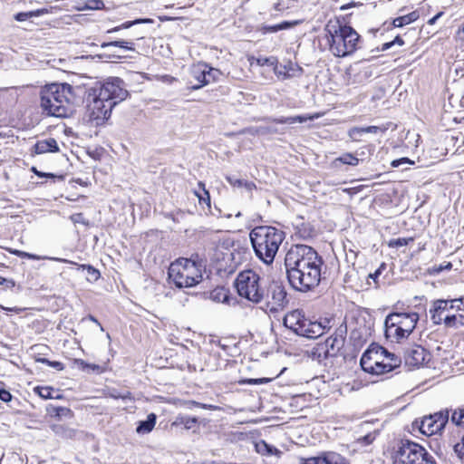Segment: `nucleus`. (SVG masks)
I'll list each match as a JSON object with an SVG mask.
<instances>
[{"instance_id":"f257e3e1","label":"nucleus","mask_w":464,"mask_h":464,"mask_svg":"<svg viewBox=\"0 0 464 464\" xmlns=\"http://www.w3.org/2000/svg\"><path fill=\"white\" fill-rule=\"evenodd\" d=\"M324 261L310 246L293 245L285 256V266L289 284L300 292H307L321 281Z\"/></svg>"},{"instance_id":"f03ea898","label":"nucleus","mask_w":464,"mask_h":464,"mask_svg":"<svg viewBox=\"0 0 464 464\" xmlns=\"http://www.w3.org/2000/svg\"><path fill=\"white\" fill-rule=\"evenodd\" d=\"M124 82L118 77L108 79L94 94L87 106L90 121L100 125L109 119L112 108L128 97Z\"/></svg>"},{"instance_id":"7ed1b4c3","label":"nucleus","mask_w":464,"mask_h":464,"mask_svg":"<svg viewBox=\"0 0 464 464\" xmlns=\"http://www.w3.org/2000/svg\"><path fill=\"white\" fill-rule=\"evenodd\" d=\"M249 237L256 257L270 265L285 239V232L275 227L259 226L250 231Z\"/></svg>"},{"instance_id":"20e7f679","label":"nucleus","mask_w":464,"mask_h":464,"mask_svg":"<svg viewBox=\"0 0 464 464\" xmlns=\"http://www.w3.org/2000/svg\"><path fill=\"white\" fill-rule=\"evenodd\" d=\"M73 99L72 87L68 83H52L41 91V107L51 116L67 117Z\"/></svg>"},{"instance_id":"39448f33","label":"nucleus","mask_w":464,"mask_h":464,"mask_svg":"<svg viewBox=\"0 0 464 464\" xmlns=\"http://www.w3.org/2000/svg\"><path fill=\"white\" fill-rule=\"evenodd\" d=\"M324 31L330 52L336 57H345L357 49L360 35L348 25L341 24L339 21H330Z\"/></svg>"},{"instance_id":"423d86ee","label":"nucleus","mask_w":464,"mask_h":464,"mask_svg":"<svg viewBox=\"0 0 464 464\" xmlns=\"http://www.w3.org/2000/svg\"><path fill=\"white\" fill-rule=\"evenodd\" d=\"M429 314L436 325L443 324L448 328L464 326V297L434 300L430 304Z\"/></svg>"},{"instance_id":"0eeeda50","label":"nucleus","mask_w":464,"mask_h":464,"mask_svg":"<svg viewBox=\"0 0 464 464\" xmlns=\"http://www.w3.org/2000/svg\"><path fill=\"white\" fill-rule=\"evenodd\" d=\"M360 363L364 372L380 375L400 367L401 359L382 346H375L363 353Z\"/></svg>"},{"instance_id":"6e6552de","label":"nucleus","mask_w":464,"mask_h":464,"mask_svg":"<svg viewBox=\"0 0 464 464\" xmlns=\"http://www.w3.org/2000/svg\"><path fill=\"white\" fill-rule=\"evenodd\" d=\"M419 320L417 313H392L384 322L385 335L392 342L407 338L415 329Z\"/></svg>"},{"instance_id":"1a4fd4ad","label":"nucleus","mask_w":464,"mask_h":464,"mask_svg":"<svg viewBox=\"0 0 464 464\" xmlns=\"http://www.w3.org/2000/svg\"><path fill=\"white\" fill-rule=\"evenodd\" d=\"M169 278L179 288L192 287L202 279L200 266L189 259H178L169 267Z\"/></svg>"},{"instance_id":"9d476101","label":"nucleus","mask_w":464,"mask_h":464,"mask_svg":"<svg viewBox=\"0 0 464 464\" xmlns=\"http://www.w3.org/2000/svg\"><path fill=\"white\" fill-rule=\"evenodd\" d=\"M235 286L241 297L254 304L261 303L266 296V289L263 280L254 270L240 272L235 280Z\"/></svg>"},{"instance_id":"9b49d317","label":"nucleus","mask_w":464,"mask_h":464,"mask_svg":"<svg viewBox=\"0 0 464 464\" xmlns=\"http://www.w3.org/2000/svg\"><path fill=\"white\" fill-rule=\"evenodd\" d=\"M284 325L297 335L314 339L324 333L325 326L318 321H312L304 316L302 310L295 309L284 317Z\"/></svg>"},{"instance_id":"f8f14e48","label":"nucleus","mask_w":464,"mask_h":464,"mask_svg":"<svg viewBox=\"0 0 464 464\" xmlns=\"http://www.w3.org/2000/svg\"><path fill=\"white\" fill-rule=\"evenodd\" d=\"M394 464H437L434 458L420 444L401 440L393 457Z\"/></svg>"},{"instance_id":"ddd939ff","label":"nucleus","mask_w":464,"mask_h":464,"mask_svg":"<svg viewBox=\"0 0 464 464\" xmlns=\"http://www.w3.org/2000/svg\"><path fill=\"white\" fill-rule=\"evenodd\" d=\"M266 301L262 309L266 314H276L283 311L288 304L285 287L278 282H273L266 292Z\"/></svg>"},{"instance_id":"4468645a","label":"nucleus","mask_w":464,"mask_h":464,"mask_svg":"<svg viewBox=\"0 0 464 464\" xmlns=\"http://www.w3.org/2000/svg\"><path fill=\"white\" fill-rule=\"evenodd\" d=\"M450 411L448 410L423 417L420 421L416 420L413 427H417L420 433L430 436L441 431L449 421Z\"/></svg>"},{"instance_id":"2eb2a0df","label":"nucleus","mask_w":464,"mask_h":464,"mask_svg":"<svg viewBox=\"0 0 464 464\" xmlns=\"http://www.w3.org/2000/svg\"><path fill=\"white\" fill-rule=\"evenodd\" d=\"M344 341V331L342 329L337 330L334 334L329 336L324 343L318 345V356H323L324 358L336 356L343 347Z\"/></svg>"},{"instance_id":"dca6fc26","label":"nucleus","mask_w":464,"mask_h":464,"mask_svg":"<svg viewBox=\"0 0 464 464\" xmlns=\"http://www.w3.org/2000/svg\"><path fill=\"white\" fill-rule=\"evenodd\" d=\"M430 360V353L420 345L408 348L404 354L405 364L409 367L419 368Z\"/></svg>"},{"instance_id":"f3484780","label":"nucleus","mask_w":464,"mask_h":464,"mask_svg":"<svg viewBox=\"0 0 464 464\" xmlns=\"http://www.w3.org/2000/svg\"><path fill=\"white\" fill-rule=\"evenodd\" d=\"M58 150L59 147L57 141L53 138L38 140L34 145V151L37 154L57 152Z\"/></svg>"},{"instance_id":"a211bd4d","label":"nucleus","mask_w":464,"mask_h":464,"mask_svg":"<svg viewBox=\"0 0 464 464\" xmlns=\"http://www.w3.org/2000/svg\"><path fill=\"white\" fill-rule=\"evenodd\" d=\"M192 77L198 82L197 84L191 86L192 90H198L206 84V63L195 65L191 70Z\"/></svg>"},{"instance_id":"6ab92c4d","label":"nucleus","mask_w":464,"mask_h":464,"mask_svg":"<svg viewBox=\"0 0 464 464\" xmlns=\"http://www.w3.org/2000/svg\"><path fill=\"white\" fill-rule=\"evenodd\" d=\"M11 253L20 258H28V259H33V260L49 259V260H53V261L64 263V264H72L73 263V262L64 259V258L38 256V255L31 254V253H28L25 251L17 250V249L11 251Z\"/></svg>"},{"instance_id":"aec40b11","label":"nucleus","mask_w":464,"mask_h":464,"mask_svg":"<svg viewBox=\"0 0 464 464\" xmlns=\"http://www.w3.org/2000/svg\"><path fill=\"white\" fill-rule=\"evenodd\" d=\"M255 449H256V451L262 456L280 457L282 454L281 450H279L273 445L266 443L265 440H259V441L256 442Z\"/></svg>"},{"instance_id":"412c9836","label":"nucleus","mask_w":464,"mask_h":464,"mask_svg":"<svg viewBox=\"0 0 464 464\" xmlns=\"http://www.w3.org/2000/svg\"><path fill=\"white\" fill-rule=\"evenodd\" d=\"M318 118V115H297L292 117H281L277 119H272L271 121L281 124H294V123H303L308 120H314Z\"/></svg>"},{"instance_id":"4be33fe9","label":"nucleus","mask_w":464,"mask_h":464,"mask_svg":"<svg viewBox=\"0 0 464 464\" xmlns=\"http://www.w3.org/2000/svg\"><path fill=\"white\" fill-rule=\"evenodd\" d=\"M156 424V415L150 413L148 415L147 420H140L136 428V431L139 434L150 433Z\"/></svg>"},{"instance_id":"5701e85b","label":"nucleus","mask_w":464,"mask_h":464,"mask_svg":"<svg viewBox=\"0 0 464 464\" xmlns=\"http://www.w3.org/2000/svg\"><path fill=\"white\" fill-rule=\"evenodd\" d=\"M195 196L198 198L200 205L205 204L208 209H210V195L206 189L204 183L198 182V188L194 190Z\"/></svg>"},{"instance_id":"b1692460","label":"nucleus","mask_w":464,"mask_h":464,"mask_svg":"<svg viewBox=\"0 0 464 464\" xmlns=\"http://www.w3.org/2000/svg\"><path fill=\"white\" fill-rule=\"evenodd\" d=\"M226 179L234 188H244L247 191H251L256 188L253 182L238 179L235 176H227Z\"/></svg>"},{"instance_id":"393cba45","label":"nucleus","mask_w":464,"mask_h":464,"mask_svg":"<svg viewBox=\"0 0 464 464\" xmlns=\"http://www.w3.org/2000/svg\"><path fill=\"white\" fill-rule=\"evenodd\" d=\"M419 12L413 11L408 14L395 18L392 22V24L395 27H402L403 25L415 22L419 18Z\"/></svg>"},{"instance_id":"a878e982","label":"nucleus","mask_w":464,"mask_h":464,"mask_svg":"<svg viewBox=\"0 0 464 464\" xmlns=\"http://www.w3.org/2000/svg\"><path fill=\"white\" fill-rule=\"evenodd\" d=\"M48 13L46 8L37 9L30 12H21L14 15V19L18 22H24L33 17H38Z\"/></svg>"},{"instance_id":"bb28decb","label":"nucleus","mask_w":464,"mask_h":464,"mask_svg":"<svg viewBox=\"0 0 464 464\" xmlns=\"http://www.w3.org/2000/svg\"><path fill=\"white\" fill-rule=\"evenodd\" d=\"M324 453V464H348L345 458H343L341 454L328 451Z\"/></svg>"},{"instance_id":"cd10ccee","label":"nucleus","mask_w":464,"mask_h":464,"mask_svg":"<svg viewBox=\"0 0 464 464\" xmlns=\"http://www.w3.org/2000/svg\"><path fill=\"white\" fill-rule=\"evenodd\" d=\"M153 21L150 18H143V19H136L134 21H127L123 24H121V25L119 26H116V27H113L111 29H109L107 31L108 34H111V33H115V32H118L121 29H128L130 27H131L132 25L134 24H146V23H152Z\"/></svg>"},{"instance_id":"c85d7f7f","label":"nucleus","mask_w":464,"mask_h":464,"mask_svg":"<svg viewBox=\"0 0 464 464\" xmlns=\"http://www.w3.org/2000/svg\"><path fill=\"white\" fill-rule=\"evenodd\" d=\"M221 74L222 73L218 69L209 67L206 64V84L218 81Z\"/></svg>"},{"instance_id":"c756f323","label":"nucleus","mask_w":464,"mask_h":464,"mask_svg":"<svg viewBox=\"0 0 464 464\" xmlns=\"http://www.w3.org/2000/svg\"><path fill=\"white\" fill-rule=\"evenodd\" d=\"M291 25H292L291 23L285 21V22H282V23L275 24V25H265L262 27V32L264 34L276 33L281 30L288 29L291 27Z\"/></svg>"},{"instance_id":"7c9ffc66","label":"nucleus","mask_w":464,"mask_h":464,"mask_svg":"<svg viewBox=\"0 0 464 464\" xmlns=\"http://www.w3.org/2000/svg\"><path fill=\"white\" fill-rule=\"evenodd\" d=\"M101 46H102V48H107L109 46H116V47H121V48L127 49V50H130V51H133L134 50L133 43L132 42H127V41H124V40H118V41H112V42H108V43H102Z\"/></svg>"},{"instance_id":"2f4dec72","label":"nucleus","mask_w":464,"mask_h":464,"mask_svg":"<svg viewBox=\"0 0 464 464\" xmlns=\"http://www.w3.org/2000/svg\"><path fill=\"white\" fill-rule=\"evenodd\" d=\"M450 421L457 426L464 427V409H456L452 411Z\"/></svg>"},{"instance_id":"473e14b6","label":"nucleus","mask_w":464,"mask_h":464,"mask_svg":"<svg viewBox=\"0 0 464 464\" xmlns=\"http://www.w3.org/2000/svg\"><path fill=\"white\" fill-rule=\"evenodd\" d=\"M104 7L102 0H87L81 10H101Z\"/></svg>"},{"instance_id":"72a5a7b5","label":"nucleus","mask_w":464,"mask_h":464,"mask_svg":"<svg viewBox=\"0 0 464 464\" xmlns=\"http://www.w3.org/2000/svg\"><path fill=\"white\" fill-rule=\"evenodd\" d=\"M184 404L189 410H192L193 407H198V408H201V409H204V410H211V411H216V410L218 409V406H215V405H212V404L201 403V402H198V401H188Z\"/></svg>"},{"instance_id":"f704fd0d","label":"nucleus","mask_w":464,"mask_h":464,"mask_svg":"<svg viewBox=\"0 0 464 464\" xmlns=\"http://www.w3.org/2000/svg\"><path fill=\"white\" fill-rule=\"evenodd\" d=\"M337 160L343 164L351 166H357L359 163V159L352 153H344L341 157H339Z\"/></svg>"},{"instance_id":"c9c22d12","label":"nucleus","mask_w":464,"mask_h":464,"mask_svg":"<svg viewBox=\"0 0 464 464\" xmlns=\"http://www.w3.org/2000/svg\"><path fill=\"white\" fill-rule=\"evenodd\" d=\"M34 392L43 399H53V389L52 387H36Z\"/></svg>"},{"instance_id":"e433bc0d","label":"nucleus","mask_w":464,"mask_h":464,"mask_svg":"<svg viewBox=\"0 0 464 464\" xmlns=\"http://www.w3.org/2000/svg\"><path fill=\"white\" fill-rule=\"evenodd\" d=\"M256 63L259 66H276L277 58L274 56L270 57H258L256 59Z\"/></svg>"},{"instance_id":"4c0bfd02","label":"nucleus","mask_w":464,"mask_h":464,"mask_svg":"<svg viewBox=\"0 0 464 464\" xmlns=\"http://www.w3.org/2000/svg\"><path fill=\"white\" fill-rule=\"evenodd\" d=\"M362 134H364L362 127H353L348 131V136L354 141H359Z\"/></svg>"},{"instance_id":"58836bf2","label":"nucleus","mask_w":464,"mask_h":464,"mask_svg":"<svg viewBox=\"0 0 464 464\" xmlns=\"http://www.w3.org/2000/svg\"><path fill=\"white\" fill-rule=\"evenodd\" d=\"M54 416L56 417H72V412L69 408L66 407H54L53 411Z\"/></svg>"},{"instance_id":"ea45409f","label":"nucleus","mask_w":464,"mask_h":464,"mask_svg":"<svg viewBox=\"0 0 464 464\" xmlns=\"http://www.w3.org/2000/svg\"><path fill=\"white\" fill-rule=\"evenodd\" d=\"M301 464H324V453L317 457L302 459Z\"/></svg>"},{"instance_id":"a19ab883","label":"nucleus","mask_w":464,"mask_h":464,"mask_svg":"<svg viewBox=\"0 0 464 464\" xmlns=\"http://www.w3.org/2000/svg\"><path fill=\"white\" fill-rule=\"evenodd\" d=\"M180 423L188 430L193 429L198 424V419L196 417H182Z\"/></svg>"},{"instance_id":"79ce46f5","label":"nucleus","mask_w":464,"mask_h":464,"mask_svg":"<svg viewBox=\"0 0 464 464\" xmlns=\"http://www.w3.org/2000/svg\"><path fill=\"white\" fill-rule=\"evenodd\" d=\"M412 240L413 239L411 237H410V238L400 237V238L392 240L390 242L389 246H395V247H401V246H407L409 244V242H411Z\"/></svg>"},{"instance_id":"37998d69","label":"nucleus","mask_w":464,"mask_h":464,"mask_svg":"<svg viewBox=\"0 0 464 464\" xmlns=\"http://www.w3.org/2000/svg\"><path fill=\"white\" fill-rule=\"evenodd\" d=\"M81 267L82 269H86L88 271V275L93 279L97 280L100 277V272L92 267L90 265H82Z\"/></svg>"},{"instance_id":"c03bdc74","label":"nucleus","mask_w":464,"mask_h":464,"mask_svg":"<svg viewBox=\"0 0 464 464\" xmlns=\"http://www.w3.org/2000/svg\"><path fill=\"white\" fill-rule=\"evenodd\" d=\"M38 361L43 362V363H44V364H47V365L54 368V369H56L58 371L63 370V365L60 362H57V361L52 362V361H49L48 359H45V358L39 359Z\"/></svg>"},{"instance_id":"a18cd8bd","label":"nucleus","mask_w":464,"mask_h":464,"mask_svg":"<svg viewBox=\"0 0 464 464\" xmlns=\"http://www.w3.org/2000/svg\"><path fill=\"white\" fill-rule=\"evenodd\" d=\"M414 162L412 160H411L409 158H401V159L392 160V166L393 168H398V167L403 166L404 164L411 165Z\"/></svg>"},{"instance_id":"49530a36","label":"nucleus","mask_w":464,"mask_h":464,"mask_svg":"<svg viewBox=\"0 0 464 464\" xmlns=\"http://www.w3.org/2000/svg\"><path fill=\"white\" fill-rule=\"evenodd\" d=\"M375 440V434L369 433L358 439V442L362 445H370Z\"/></svg>"},{"instance_id":"de8ad7c7","label":"nucleus","mask_w":464,"mask_h":464,"mask_svg":"<svg viewBox=\"0 0 464 464\" xmlns=\"http://www.w3.org/2000/svg\"><path fill=\"white\" fill-rule=\"evenodd\" d=\"M454 451L460 459L464 458V438L462 439L461 442L457 443L454 446Z\"/></svg>"},{"instance_id":"09e8293b","label":"nucleus","mask_w":464,"mask_h":464,"mask_svg":"<svg viewBox=\"0 0 464 464\" xmlns=\"http://www.w3.org/2000/svg\"><path fill=\"white\" fill-rule=\"evenodd\" d=\"M364 133H373L377 134L378 132H383L385 129L378 127V126H368V127H362Z\"/></svg>"},{"instance_id":"8fccbe9b","label":"nucleus","mask_w":464,"mask_h":464,"mask_svg":"<svg viewBox=\"0 0 464 464\" xmlns=\"http://www.w3.org/2000/svg\"><path fill=\"white\" fill-rule=\"evenodd\" d=\"M12 398H13V396L8 391H6L3 388H0V400L1 401H5V402H8V401H11Z\"/></svg>"},{"instance_id":"3c124183","label":"nucleus","mask_w":464,"mask_h":464,"mask_svg":"<svg viewBox=\"0 0 464 464\" xmlns=\"http://www.w3.org/2000/svg\"><path fill=\"white\" fill-rule=\"evenodd\" d=\"M70 218L73 223H80V224H84V225L87 224V222L85 221V218L82 213L73 214L71 216Z\"/></svg>"},{"instance_id":"603ef678","label":"nucleus","mask_w":464,"mask_h":464,"mask_svg":"<svg viewBox=\"0 0 464 464\" xmlns=\"http://www.w3.org/2000/svg\"><path fill=\"white\" fill-rule=\"evenodd\" d=\"M452 267V265L450 262H446L445 265H440L439 266H434L433 267V271L436 272V273H440L443 270H450L451 269Z\"/></svg>"},{"instance_id":"864d4df0","label":"nucleus","mask_w":464,"mask_h":464,"mask_svg":"<svg viewBox=\"0 0 464 464\" xmlns=\"http://www.w3.org/2000/svg\"><path fill=\"white\" fill-rule=\"evenodd\" d=\"M256 133L258 134H266V133H271V132H275L276 130H273L269 127H259L256 129Z\"/></svg>"},{"instance_id":"5fc2aeb1","label":"nucleus","mask_w":464,"mask_h":464,"mask_svg":"<svg viewBox=\"0 0 464 464\" xmlns=\"http://www.w3.org/2000/svg\"><path fill=\"white\" fill-rule=\"evenodd\" d=\"M160 80L163 82H167V83H171L174 81H176V79L174 77L168 75V74L160 76Z\"/></svg>"},{"instance_id":"6e6d98bb","label":"nucleus","mask_w":464,"mask_h":464,"mask_svg":"<svg viewBox=\"0 0 464 464\" xmlns=\"http://www.w3.org/2000/svg\"><path fill=\"white\" fill-rule=\"evenodd\" d=\"M443 14V12H440L438 13L435 16H433L432 18H430L429 21H428V24H434L436 23V21Z\"/></svg>"},{"instance_id":"4d7b16f0","label":"nucleus","mask_w":464,"mask_h":464,"mask_svg":"<svg viewBox=\"0 0 464 464\" xmlns=\"http://www.w3.org/2000/svg\"><path fill=\"white\" fill-rule=\"evenodd\" d=\"M457 36L464 41V24H462V26L458 30L457 32Z\"/></svg>"},{"instance_id":"13d9d810","label":"nucleus","mask_w":464,"mask_h":464,"mask_svg":"<svg viewBox=\"0 0 464 464\" xmlns=\"http://www.w3.org/2000/svg\"><path fill=\"white\" fill-rule=\"evenodd\" d=\"M392 43H393V45L398 44V45L401 46L404 44V41L401 39V36H396L394 38V40L392 41Z\"/></svg>"},{"instance_id":"bf43d9fd","label":"nucleus","mask_w":464,"mask_h":464,"mask_svg":"<svg viewBox=\"0 0 464 464\" xmlns=\"http://www.w3.org/2000/svg\"><path fill=\"white\" fill-rule=\"evenodd\" d=\"M7 288H13L14 286V281L12 279H5V282L4 283Z\"/></svg>"},{"instance_id":"052dcab7","label":"nucleus","mask_w":464,"mask_h":464,"mask_svg":"<svg viewBox=\"0 0 464 464\" xmlns=\"http://www.w3.org/2000/svg\"><path fill=\"white\" fill-rule=\"evenodd\" d=\"M393 45L392 41L382 44V51H386Z\"/></svg>"},{"instance_id":"680f3d73","label":"nucleus","mask_w":464,"mask_h":464,"mask_svg":"<svg viewBox=\"0 0 464 464\" xmlns=\"http://www.w3.org/2000/svg\"><path fill=\"white\" fill-rule=\"evenodd\" d=\"M381 274V268L377 269L373 274H371L369 276L372 278L373 280H376V278Z\"/></svg>"},{"instance_id":"e2e57ef3","label":"nucleus","mask_w":464,"mask_h":464,"mask_svg":"<svg viewBox=\"0 0 464 464\" xmlns=\"http://www.w3.org/2000/svg\"><path fill=\"white\" fill-rule=\"evenodd\" d=\"M114 398H121V399H127V398H130V393L128 392L126 394L124 395H112Z\"/></svg>"},{"instance_id":"0e129e2a","label":"nucleus","mask_w":464,"mask_h":464,"mask_svg":"<svg viewBox=\"0 0 464 464\" xmlns=\"http://www.w3.org/2000/svg\"><path fill=\"white\" fill-rule=\"evenodd\" d=\"M3 310H7V311H19L20 309H17V308H6V307H4L3 305L0 306Z\"/></svg>"},{"instance_id":"69168bd1","label":"nucleus","mask_w":464,"mask_h":464,"mask_svg":"<svg viewBox=\"0 0 464 464\" xmlns=\"http://www.w3.org/2000/svg\"><path fill=\"white\" fill-rule=\"evenodd\" d=\"M89 319L96 324H98L100 325V324L98 323V321L92 316V315H90L89 316Z\"/></svg>"},{"instance_id":"338daca9","label":"nucleus","mask_w":464,"mask_h":464,"mask_svg":"<svg viewBox=\"0 0 464 464\" xmlns=\"http://www.w3.org/2000/svg\"><path fill=\"white\" fill-rule=\"evenodd\" d=\"M5 282V278L0 276V285H4Z\"/></svg>"},{"instance_id":"774afa93","label":"nucleus","mask_w":464,"mask_h":464,"mask_svg":"<svg viewBox=\"0 0 464 464\" xmlns=\"http://www.w3.org/2000/svg\"><path fill=\"white\" fill-rule=\"evenodd\" d=\"M236 217H237V218L241 217V212H237V213L236 214Z\"/></svg>"}]
</instances>
